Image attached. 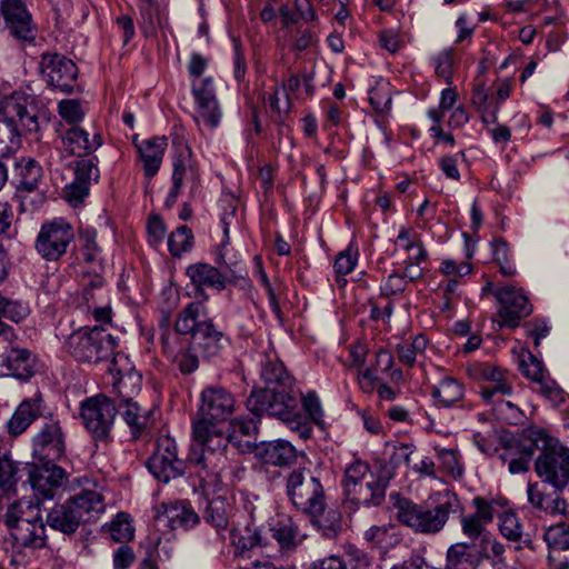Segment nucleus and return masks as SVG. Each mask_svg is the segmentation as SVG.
Masks as SVG:
<instances>
[{"label": "nucleus", "instance_id": "obj_45", "mask_svg": "<svg viewBox=\"0 0 569 569\" xmlns=\"http://www.w3.org/2000/svg\"><path fill=\"white\" fill-rule=\"evenodd\" d=\"M499 529L505 538L515 542H520L522 540V527L516 513L505 511L499 517Z\"/></svg>", "mask_w": 569, "mask_h": 569}, {"label": "nucleus", "instance_id": "obj_14", "mask_svg": "<svg viewBox=\"0 0 569 569\" xmlns=\"http://www.w3.org/2000/svg\"><path fill=\"white\" fill-rule=\"evenodd\" d=\"M73 238L72 227L63 219H54L41 226L36 249L43 259L57 261L67 252Z\"/></svg>", "mask_w": 569, "mask_h": 569}, {"label": "nucleus", "instance_id": "obj_11", "mask_svg": "<svg viewBox=\"0 0 569 569\" xmlns=\"http://www.w3.org/2000/svg\"><path fill=\"white\" fill-rule=\"evenodd\" d=\"M146 465L152 476L163 483L183 476L187 467V462L178 457L174 439L169 436L157 439L156 448Z\"/></svg>", "mask_w": 569, "mask_h": 569}, {"label": "nucleus", "instance_id": "obj_43", "mask_svg": "<svg viewBox=\"0 0 569 569\" xmlns=\"http://www.w3.org/2000/svg\"><path fill=\"white\" fill-rule=\"evenodd\" d=\"M545 540L553 550L569 549V520L550 526L545 533Z\"/></svg>", "mask_w": 569, "mask_h": 569}, {"label": "nucleus", "instance_id": "obj_59", "mask_svg": "<svg viewBox=\"0 0 569 569\" xmlns=\"http://www.w3.org/2000/svg\"><path fill=\"white\" fill-rule=\"evenodd\" d=\"M357 263V252H353L350 248L340 252L335 261V271L338 276H346L350 273Z\"/></svg>", "mask_w": 569, "mask_h": 569}, {"label": "nucleus", "instance_id": "obj_51", "mask_svg": "<svg viewBox=\"0 0 569 569\" xmlns=\"http://www.w3.org/2000/svg\"><path fill=\"white\" fill-rule=\"evenodd\" d=\"M98 178L99 169L92 159H81L76 161L74 180L90 187L91 182L97 181Z\"/></svg>", "mask_w": 569, "mask_h": 569}, {"label": "nucleus", "instance_id": "obj_38", "mask_svg": "<svg viewBox=\"0 0 569 569\" xmlns=\"http://www.w3.org/2000/svg\"><path fill=\"white\" fill-rule=\"evenodd\" d=\"M230 538L232 545L241 551L251 550L262 545L261 532L253 523L247 525L242 529L232 528L230 530Z\"/></svg>", "mask_w": 569, "mask_h": 569}, {"label": "nucleus", "instance_id": "obj_17", "mask_svg": "<svg viewBox=\"0 0 569 569\" xmlns=\"http://www.w3.org/2000/svg\"><path fill=\"white\" fill-rule=\"evenodd\" d=\"M38 465L26 466L28 481L34 492L43 499H51L67 481V472L54 460H40Z\"/></svg>", "mask_w": 569, "mask_h": 569}, {"label": "nucleus", "instance_id": "obj_26", "mask_svg": "<svg viewBox=\"0 0 569 569\" xmlns=\"http://www.w3.org/2000/svg\"><path fill=\"white\" fill-rule=\"evenodd\" d=\"M102 144L101 136L90 133L79 126H71L62 136V146L70 154L83 157L94 152Z\"/></svg>", "mask_w": 569, "mask_h": 569}, {"label": "nucleus", "instance_id": "obj_48", "mask_svg": "<svg viewBox=\"0 0 569 569\" xmlns=\"http://www.w3.org/2000/svg\"><path fill=\"white\" fill-rule=\"evenodd\" d=\"M317 520L319 530L322 536L328 539H333L338 536L341 530V516L336 510H329L326 516L323 513Z\"/></svg>", "mask_w": 569, "mask_h": 569}, {"label": "nucleus", "instance_id": "obj_61", "mask_svg": "<svg viewBox=\"0 0 569 569\" xmlns=\"http://www.w3.org/2000/svg\"><path fill=\"white\" fill-rule=\"evenodd\" d=\"M539 386L538 391L543 395L546 398L553 402L562 401L563 399V391L561 388L556 383V381L543 377L540 381L537 382Z\"/></svg>", "mask_w": 569, "mask_h": 569}, {"label": "nucleus", "instance_id": "obj_3", "mask_svg": "<svg viewBox=\"0 0 569 569\" xmlns=\"http://www.w3.org/2000/svg\"><path fill=\"white\" fill-rule=\"evenodd\" d=\"M39 130L34 98L21 90L4 96L0 101V154L16 150L20 138Z\"/></svg>", "mask_w": 569, "mask_h": 569}, {"label": "nucleus", "instance_id": "obj_33", "mask_svg": "<svg viewBox=\"0 0 569 569\" xmlns=\"http://www.w3.org/2000/svg\"><path fill=\"white\" fill-rule=\"evenodd\" d=\"M42 177L41 167L32 159H21L16 163L14 183L18 190L32 192Z\"/></svg>", "mask_w": 569, "mask_h": 569}, {"label": "nucleus", "instance_id": "obj_4", "mask_svg": "<svg viewBox=\"0 0 569 569\" xmlns=\"http://www.w3.org/2000/svg\"><path fill=\"white\" fill-rule=\"evenodd\" d=\"M206 316L202 302H190L180 310L174 322V330L179 335H190V345L198 351L203 360L218 357L227 342L223 332L218 330Z\"/></svg>", "mask_w": 569, "mask_h": 569}, {"label": "nucleus", "instance_id": "obj_13", "mask_svg": "<svg viewBox=\"0 0 569 569\" xmlns=\"http://www.w3.org/2000/svg\"><path fill=\"white\" fill-rule=\"evenodd\" d=\"M40 71L48 86L62 93L70 94L78 86V68L76 63L59 53H43Z\"/></svg>", "mask_w": 569, "mask_h": 569}, {"label": "nucleus", "instance_id": "obj_40", "mask_svg": "<svg viewBox=\"0 0 569 569\" xmlns=\"http://www.w3.org/2000/svg\"><path fill=\"white\" fill-rule=\"evenodd\" d=\"M103 529L110 535V538L120 543L130 541L134 536V528L130 516L126 512H119L116 518Z\"/></svg>", "mask_w": 569, "mask_h": 569}, {"label": "nucleus", "instance_id": "obj_39", "mask_svg": "<svg viewBox=\"0 0 569 569\" xmlns=\"http://www.w3.org/2000/svg\"><path fill=\"white\" fill-rule=\"evenodd\" d=\"M428 340L423 335H418L411 342L399 343L396 347L399 362L405 366L413 367L417 357L423 355L427 349Z\"/></svg>", "mask_w": 569, "mask_h": 569}, {"label": "nucleus", "instance_id": "obj_6", "mask_svg": "<svg viewBox=\"0 0 569 569\" xmlns=\"http://www.w3.org/2000/svg\"><path fill=\"white\" fill-rule=\"evenodd\" d=\"M103 511V496L97 490L84 489L56 505L47 515V525L66 535H72L81 523L92 521Z\"/></svg>", "mask_w": 569, "mask_h": 569}, {"label": "nucleus", "instance_id": "obj_29", "mask_svg": "<svg viewBox=\"0 0 569 569\" xmlns=\"http://www.w3.org/2000/svg\"><path fill=\"white\" fill-rule=\"evenodd\" d=\"M26 466L29 463L14 461L10 452L0 447V489L3 492L14 493L17 491L18 482L23 475H27Z\"/></svg>", "mask_w": 569, "mask_h": 569}, {"label": "nucleus", "instance_id": "obj_19", "mask_svg": "<svg viewBox=\"0 0 569 569\" xmlns=\"http://www.w3.org/2000/svg\"><path fill=\"white\" fill-rule=\"evenodd\" d=\"M496 298L500 302L498 315L501 318L500 327L515 329L520 320L530 316L532 306L522 290L515 287H503L496 292Z\"/></svg>", "mask_w": 569, "mask_h": 569}, {"label": "nucleus", "instance_id": "obj_46", "mask_svg": "<svg viewBox=\"0 0 569 569\" xmlns=\"http://www.w3.org/2000/svg\"><path fill=\"white\" fill-rule=\"evenodd\" d=\"M519 368L528 379L536 383L546 377L543 365L530 351L521 353Z\"/></svg>", "mask_w": 569, "mask_h": 569}, {"label": "nucleus", "instance_id": "obj_24", "mask_svg": "<svg viewBox=\"0 0 569 569\" xmlns=\"http://www.w3.org/2000/svg\"><path fill=\"white\" fill-rule=\"evenodd\" d=\"M501 445L508 451L507 455H501V459L506 461L509 458L508 469L510 473L517 475L529 470V463L535 452L532 442L523 445L516 437L505 435L501 437Z\"/></svg>", "mask_w": 569, "mask_h": 569}, {"label": "nucleus", "instance_id": "obj_36", "mask_svg": "<svg viewBox=\"0 0 569 569\" xmlns=\"http://www.w3.org/2000/svg\"><path fill=\"white\" fill-rule=\"evenodd\" d=\"M431 396L443 407H451L463 397V386L456 379L443 378L438 386H433Z\"/></svg>", "mask_w": 569, "mask_h": 569}, {"label": "nucleus", "instance_id": "obj_31", "mask_svg": "<svg viewBox=\"0 0 569 569\" xmlns=\"http://www.w3.org/2000/svg\"><path fill=\"white\" fill-rule=\"evenodd\" d=\"M262 381L266 383L264 388H289L293 386V378L287 371L282 361L273 353H267L264 360L261 362Z\"/></svg>", "mask_w": 569, "mask_h": 569}, {"label": "nucleus", "instance_id": "obj_44", "mask_svg": "<svg viewBox=\"0 0 569 569\" xmlns=\"http://www.w3.org/2000/svg\"><path fill=\"white\" fill-rule=\"evenodd\" d=\"M197 102L198 119L210 128H214L219 124L221 118V111L217 99L202 98V101Z\"/></svg>", "mask_w": 569, "mask_h": 569}, {"label": "nucleus", "instance_id": "obj_8", "mask_svg": "<svg viewBox=\"0 0 569 569\" xmlns=\"http://www.w3.org/2000/svg\"><path fill=\"white\" fill-rule=\"evenodd\" d=\"M286 493L290 502L301 512L318 518L325 512L326 496L321 481L306 467L288 471Z\"/></svg>", "mask_w": 569, "mask_h": 569}, {"label": "nucleus", "instance_id": "obj_22", "mask_svg": "<svg viewBox=\"0 0 569 569\" xmlns=\"http://www.w3.org/2000/svg\"><path fill=\"white\" fill-rule=\"evenodd\" d=\"M156 518H164L171 529H190L196 526L200 518L189 501L162 502L154 508Z\"/></svg>", "mask_w": 569, "mask_h": 569}, {"label": "nucleus", "instance_id": "obj_53", "mask_svg": "<svg viewBox=\"0 0 569 569\" xmlns=\"http://www.w3.org/2000/svg\"><path fill=\"white\" fill-rule=\"evenodd\" d=\"M305 411L309 418L317 425L323 423V410L318 396L315 392L307 393L301 400Z\"/></svg>", "mask_w": 569, "mask_h": 569}, {"label": "nucleus", "instance_id": "obj_27", "mask_svg": "<svg viewBox=\"0 0 569 569\" xmlns=\"http://www.w3.org/2000/svg\"><path fill=\"white\" fill-rule=\"evenodd\" d=\"M117 409L134 438L152 425L151 410L142 407L138 399L119 400Z\"/></svg>", "mask_w": 569, "mask_h": 569}, {"label": "nucleus", "instance_id": "obj_21", "mask_svg": "<svg viewBox=\"0 0 569 569\" xmlns=\"http://www.w3.org/2000/svg\"><path fill=\"white\" fill-rule=\"evenodd\" d=\"M66 451V438L58 420L46 422L33 438V455L39 460H58Z\"/></svg>", "mask_w": 569, "mask_h": 569}, {"label": "nucleus", "instance_id": "obj_35", "mask_svg": "<svg viewBox=\"0 0 569 569\" xmlns=\"http://www.w3.org/2000/svg\"><path fill=\"white\" fill-rule=\"evenodd\" d=\"M271 536L283 552L295 550L303 538V536L300 535L298 526L290 518L279 521L271 528Z\"/></svg>", "mask_w": 569, "mask_h": 569}, {"label": "nucleus", "instance_id": "obj_54", "mask_svg": "<svg viewBox=\"0 0 569 569\" xmlns=\"http://www.w3.org/2000/svg\"><path fill=\"white\" fill-rule=\"evenodd\" d=\"M258 431L257 421L252 418L239 417L230 422V438L237 436L253 437Z\"/></svg>", "mask_w": 569, "mask_h": 569}, {"label": "nucleus", "instance_id": "obj_47", "mask_svg": "<svg viewBox=\"0 0 569 569\" xmlns=\"http://www.w3.org/2000/svg\"><path fill=\"white\" fill-rule=\"evenodd\" d=\"M439 459V467L452 478H459L463 473L462 466L459 462L458 453L453 449H436Z\"/></svg>", "mask_w": 569, "mask_h": 569}, {"label": "nucleus", "instance_id": "obj_63", "mask_svg": "<svg viewBox=\"0 0 569 569\" xmlns=\"http://www.w3.org/2000/svg\"><path fill=\"white\" fill-rule=\"evenodd\" d=\"M473 503L477 511L472 516L482 521L483 525L491 522L493 519L492 503L481 497H476Z\"/></svg>", "mask_w": 569, "mask_h": 569}, {"label": "nucleus", "instance_id": "obj_16", "mask_svg": "<svg viewBox=\"0 0 569 569\" xmlns=\"http://www.w3.org/2000/svg\"><path fill=\"white\" fill-rule=\"evenodd\" d=\"M0 17L9 34L20 41L32 42L37 27L23 0H0Z\"/></svg>", "mask_w": 569, "mask_h": 569}, {"label": "nucleus", "instance_id": "obj_15", "mask_svg": "<svg viewBox=\"0 0 569 569\" xmlns=\"http://www.w3.org/2000/svg\"><path fill=\"white\" fill-rule=\"evenodd\" d=\"M16 510L17 507L8 508L3 518L14 543L32 550L42 549L47 541L43 520L31 521L29 518H19Z\"/></svg>", "mask_w": 569, "mask_h": 569}, {"label": "nucleus", "instance_id": "obj_25", "mask_svg": "<svg viewBox=\"0 0 569 569\" xmlns=\"http://www.w3.org/2000/svg\"><path fill=\"white\" fill-rule=\"evenodd\" d=\"M2 367L7 371L0 373L27 381L38 371V361L28 349L12 348L3 357Z\"/></svg>", "mask_w": 569, "mask_h": 569}, {"label": "nucleus", "instance_id": "obj_41", "mask_svg": "<svg viewBox=\"0 0 569 569\" xmlns=\"http://www.w3.org/2000/svg\"><path fill=\"white\" fill-rule=\"evenodd\" d=\"M372 475L370 471V467L367 462L356 460L350 463L345 470L343 477V491L347 496L352 491V486L358 487V485L365 482Z\"/></svg>", "mask_w": 569, "mask_h": 569}, {"label": "nucleus", "instance_id": "obj_55", "mask_svg": "<svg viewBox=\"0 0 569 569\" xmlns=\"http://www.w3.org/2000/svg\"><path fill=\"white\" fill-rule=\"evenodd\" d=\"M512 393V386L507 376L499 382H490L488 386L480 387V395L486 402H491L496 395L509 396Z\"/></svg>", "mask_w": 569, "mask_h": 569}, {"label": "nucleus", "instance_id": "obj_49", "mask_svg": "<svg viewBox=\"0 0 569 569\" xmlns=\"http://www.w3.org/2000/svg\"><path fill=\"white\" fill-rule=\"evenodd\" d=\"M60 117L71 126H77L84 117V111L78 100H61L58 106Z\"/></svg>", "mask_w": 569, "mask_h": 569}, {"label": "nucleus", "instance_id": "obj_30", "mask_svg": "<svg viewBox=\"0 0 569 569\" xmlns=\"http://www.w3.org/2000/svg\"><path fill=\"white\" fill-rule=\"evenodd\" d=\"M40 396L33 399L23 400L13 412L11 419L7 422L8 432L11 436H19L27 430V428L40 415Z\"/></svg>", "mask_w": 569, "mask_h": 569}, {"label": "nucleus", "instance_id": "obj_1", "mask_svg": "<svg viewBox=\"0 0 569 569\" xmlns=\"http://www.w3.org/2000/svg\"><path fill=\"white\" fill-rule=\"evenodd\" d=\"M233 409L234 398L227 389L216 386L201 392L200 418L192 423V442L187 461L197 468V475L204 486L221 482L227 442L217 423L224 421Z\"/></svg>", "mask_w": 569, "mask_h": 569}, {"label": "nucleus", "instance_id": "obj_7", "mask_svg": "<svg viewBox=\"0 0 569 569\" xmlns=\"http://www.w3.org/2000/svg\"><path fill=\"white\" fill-rule=\"evenodd\" d=\"M117 341L103 326L81 327L63 342L64 351L79 363H99L113 357Z\"/></svg>", "mask_w": 569, "mask_h": 569}, {"label": "nucleus", "instance_id": "obj_2", "mask_svg": "<svg viewBox=\"0 0 569 569\" xmlns=\"http://www.w3.org/2000/svg\"><path fill=\"white\" fill-rule=\"evenodd\" d=\"M247 408L256 417L268 415L284 422L301 438H309L311 428L300 409L293 386L286 388H262L253 390L247 399Z\"/></svg>", "mask_w": 569, "mask_h": 569}, {"label": "nucleus", "instance_id": "obj_60", "mask_svg": "<svg viewBox=\"0 0 569 569\" xmlns=\"http://www.w3.org/2000/svg\"><path fill=\"white\" fill-rule=\"evenodd\" d=\"M89 194V186L73 180L64 189V199L72 206H78Z\"/></svg>", "mask_w": 569, "mask_h": 569}, {"label": "nucleus", "instance_id": "obj_23", "mask_svg": "<svg viewBox=\"0 0 569 569\" xmlns=\"http://www.w3.org/2000/svg\"><path fill=\"white\" fill-rule=\"evenodd\" d=\"M490 540L486 537L481 540V550L472 551V545L467 542H457L451 545L446 553L445 569H477L487 556L486 543Z\"/></svg>", "mask_w": 569, "mask_h": 569}, {"label": "nucleus", "instance_id": "obj_9", "mask_svg": "<svg viewBox=\"0 0 569 569\" xmlns=\"http://www.w3.org/2000/svg\"><path fill=\"white\" fill-rule=\"evenodd\" d=\"M223 224L224 241L221 243L216 258L219 267L197 262L190 264L186 270V274L198 289L209 287L221 291L237 272V261L227 259V253L223 251L229 241V226L224 221Z\"/></svg>", "mask_w": 569, "mask_h": 569}, {"label": "nucleus", "instance_id": "obj_42", "mask_svg": "<svg viewBox=\"0 0 569 569\" xmlns=\"http://www.w3.org/2000/svg\"><path fill=\"white\" fill-rule=\"evenodd\" d=\"M193 234L189 227L180 226L168 238V248L173 257H180L183 252L191 250Z\"/></svg>", "mask_w": 569, "mask_h": 569}, {"label": "nucleus", "instance_id": "obj_20", "mask_svg": "<svg viewBox=\"0 0 569 569\" xmlns=\"http://www.w3.org/2000/svg\"><path fill=\"white\" fill-rule=\"evenodd\" d=\"M393 478V471L383 467L380 475L373 473L365 482L352 486V491L348 493L347 500L356 506L378 507L386 499V490L390 480Z\"/></svg>", "mask_w": 569, "mask_h": 569}, {"label": "nucleus", "instance_id": "obj_18", "mask_svg": "<svg viewBox=\"0 0 569 569\" xmlns=\"http://www.w3.org/2000/svg\"><path fill=\"white\" fill-rule=\"evenodd\" d=\"M108 371L116 375L113 387L119 400H133L140 396L142 376L130 363L129 358L117 352L108 365Z\"/></svg>", "mask_w": 569, "mask_h": 569}, {"label": "nucleus", "instance_id": "obj_56", "mask_svg": "<svg viewBox=\"0 0 569 569\" xmlns=\"http://www.w3.org/2000/svg\"><path fill=\"white\" fill-rule=\"evenodd\" d=\"M436 73L448 83L451 82V67L453 63V49H446L435 58Z\"/></svg>", "mask_w": 569, "mask_h": 569}, {"label": "nucleus", "instance_id": "obj_28", "mask_svg": "<svg viewBox=\"0 0 569 569\" xmlns=\"http://www.w3.org/2000/svg\"><path fill=\"white\" fill-rule=\"evenodd\" d=\"M167 146V137L164 136L143 140L138 146L140 159L143 162L144 174L148 178H152L157 174Z\"/></svg>", "mask_w": 569, "mask_h": 569}, {"label": "nucleus", "instance_id": "obj_57", "mask_svg": "<svg viewBox=\"0 0 569 569\" xmlns=\"http://www.w3.org/2000/svg\"><path fill=\"white\" fill-rule=\"evenodd\" d=\"M17 507L16 513L19 518H29V520H42L39 503L31 500L21 499L9 505L8 508Z\"/></svg>", "mask_w": 569, "mask_h": 569}, {"label": "nucleus", "instance_id": "obj_62", "mask_svg": "<svg viewBox=\"0 0 569 569\" xmlns=\"http://www.w3.org/2000/svg\"><path fill=\"white\" fill-rule=\"evenodd\" d=\"M407 286L405 277L399 273H392L388 277L386 283L381 287V293L383 296H395L401 293Z\"/></svg>", "mask_w": 569, "mask_h": 569}, {"label": "nucleus", "instance_id": "obj_12", "mask_svg": "<svg viewBox=\"0 0 569 569\" xmlns=\"http://www.w3.org/2000/svg\"><path fill=\"white\" fill-rule=\"evenodd\" d=\"M535 470L542 482L561 491L569 482V449L560 443L548 445L538 456Z\"/></svg>", "mask_w": 569, "mask_h": 569}, {"label": "nucleus", "instance_id": "obj_37", "mask_svg": "<svg viewBox=\"0 0 569 569\" xmlns=\"http://www.w3.org/2000/svg\"><path fill=\"white\" fill-rule=\"evenodd\" d=\"M8 276L6 253L0 247V282H2ZM0 309L3 317L7 319L19 322L27 315V308L17 301H11L4 298L0 293Z\"/></svg>", "mask_w": 569, "mask_h": 569}, {"label": "nucleus", "instance_id": "obj_64", "mask_svg": "<svg viewBox=\"0 0 569 569\" xmlns=\"http://www.w3.org/2000/svg\"><path fill=\"white\" fill-rule=\"evenodd\" d=\"M134 560V553L128 546L118 548L113 556V565L116 569H127Z\"/></svg>", "mask_w": 569, "mask_h": 569}, {"label": "nucleus", "instance_id": "obj_58", "mask_svg": "<svg viewBox=\"0 0 569 569\" xmlns=\"http://www.w3.org/2000/svg\"><path fill=\"white\" fill-rule=\"evenodd\" d=\"M461 528L462 532L471 540H476L478 538L482 539L483 537L489 539L487 536H483L486 525L472 515L463 516L461 518Z\"/></svg>", "mask_w": 569, "mask_h": 569}, {"label": "nucleus", "instance_id": "obj_5", "mask_svg": "<svg viewBox=\"0 0 569 569\" xmlns=\"http://www.w3.org/2000/svg\"><path fill=\"white\" fill-rule=\"evenodd\" d=\"M390 500L399 522L411 528L415 532L437 533L443 529L451 512H455L457 500L449 497L437 505L415 503L408 498L395 492Z\"/></svg>", "mask_w": 569, "mask_h": 569}, {"label": "nucleus", "instance_id": "obj_10", "mask_svg": "<svg viewBox=\"0 0 569 569\" xmlns=\"http://www.w3.org/2000/svg\"><path fill=\"white\" fill-rule=\"evenodd\" d=\"M117 413V405L103 393L87 398L80 406L86 429L99 441L110 439Z\"/></svg>", "mask_w": 569, "mask_h": 569}, {"label": "nucleus", "instance_id": "obj_32", "mask_svg": "<svg viewBox=\"0 0 569 569\" xmlns=\"http://www.w3.org/2000/svg\"><path fill=\"white\" fill-rule=\"evenodd\" d=\"M232 511V505L228 499L219 496L208 502L203 510L202 518L220 532L221 530L228 529Z\"/></svg>", "mask_w": 569, "mask_h": 569}, {"label": "nucleus", "instance_id": "obj_34", "mask_svg": "<svg viewBox=\"0 0 569 569\" xmlns=\"http://www.w3.org/2000/svg\"><path fill=\"white\" fill-rule=\"evenodd\" d=\"M261 457L266 463L282 467L297 460V451L289 441L274 440L263 447Z\"/></svg>", "mask_w": 569, "mask_h": 569}, {"label": "nucleus", "instance_id": "obj_50", "mask_svg": "<svg viewBox=\"0 0 569 569\" xmlns=\"http://www.w3.org/2000/svg\"><path fill=\"white\" fill-rule=\"evenodd\" d=\"M199 352L189 346L186 349L179 351L174 358L178 368L182 375H190L199 368Z\"/></svg>", "mask_w": 569, "mask_h": 569}, {"label": "nucleus", "instance_id": "obj_52", "mask_svg": "<svg viewBox=\"0 0 569 569\" xmlns=\"http://www.w3.org/2000/svg\"><path fill=\"white\" fill-rule=\"evenodd\" d=\"M186 152H181L173 162V173L172 181H176V178H179L180 182L183 183V178L189 172L193 184L197 183V176L193 169L190 167V152L189 149L184 148Z\"/></svg>", "mask_w": 569, "mask_h": 569}]
</instances>
